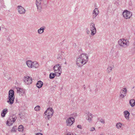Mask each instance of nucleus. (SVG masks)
Returning a JSON list of instances; mask_svg holds the SVG:
<instances>
[{
  "label": "nucleus",
  "mask_w": 135,
  "mask_h": 135,
  "mask_svg": "<svg viewBox=\"0 0 135 135\" xmlns=\"http://www.w3.org/2000/svg\"><path fill=\"white\" fill-rule=\"evenodd\" d=\"M24 127L22 125H21L19 126L18 130L19 131L22 132L23 131Z\"/></svg>",
  "instance_id": "27"
},
{
  "label": "nucleus",
  "mask_w": 135,
  "mask_h": 135,
  "mask_svg": "<svg viewBox=\"0 0 135 135\" xmlns=\"http://www.w3.org/2000/svg\"><path fill=\"white\" fill-rule=\"evenodd\" d=\"M119 45L124 48L127 47L129 45V42L127 39L122 38L119 39L118 41Z\"/></svg>",
  "instance_id": "2"
},
{
  "label": "nucleus",
  "mask_w": 135,
  "mask_h": 135,
  "mask_svg": "<svg viewBox=\"0 0 135 135\" xmlns=\"http://www.w3.org/2000/svg\"><path fill=\"white\" fill-rule=\"evenodd\" d=\"M127 93V90L125 88H123L120 90V92L119 98L120 99L124 98Z\"/></svg>",
  "instance_id": "6"
},
{
  "label": "nucleus",
  "mask_w": 135,
  "mask_h": 135,
  "mask_svg": "<svg viewBox=\"0 0 135 135\" xmlns=\"http://www.w3.org/2000/svg\"><path fill=\"white\" fill-rule=\"evenodd\" d=\"M75 122V119L73 117L68 118L66 120V122L67 126H71Z\"/></svg>",
  "instance_id": "10"
},
{
  "label": "nucleus",
  "mask_w": 135,
  "mask_h": 135,
  "mask_svg": "<svg viewBox=\"0 0 135 135\" xmlns=\"http://www.w3.org/2000/svg\"><path fill=\"white\" fill-rule=\"evenodd\" d=\"M130 105L133 107L135 105V100L134 99H131L129 101Z\"/></svg>",
  "instance_id": "24"
},
{
  "label": "nucleus",
  "mask_w": 135,
  "mask_h": 135,
  "mask_svg": "<svg viewBox=\"0 0 135 135\" xmlns=\"http://www.w3.org/2000/svg\"><path fill=\"white\" fill-rule=\"evenodd\" d=\"M45 29V26L41 27L38 30V32L39 34H41L43 33L44 30Z\"/></svg>",
  "instance_id": "20"
},
{
  "label": "nucleus",
  "mask_w": 135,
  "mask_h": 135,
  "mask_svg": "<svg viewBox=\"0 0 135 135\" xmlns=\"http://www.w3.org/2000/svg\"><path fill=\"white\" fill-rule=\"evenodd\" d=\"M90 32L88 28L86 29V33L87 34H89Z\"/></svg>",
  "instance_id": "34"
},
{
  "label": "nucleus",
  "mask_w": 135,
  "mask_h": 135,
  "mask_svg": "<svg viewBox=\"0 0 135 135\" xmlns=\"http://www.w3.org/2000/svg\"><path fill=\"white\" fill-rule=\"evenodd\" d=\"M56 75L57 76V75L56 74V73H50L49 75V78L51 79H52L54 78Z\"/></svg>",
  "instance_id": "25"
},
{
  "label": "nucleus",
  "mask_w": 135,
  "mask_h": 135,
  "mask_svg": "<svg viewBox=\"0 0 135 135\" xmlns=\"http://www.w3.org/2000/svg\"><path fill=\"white\" fill-rule=\"evenodd\" d=\"M17 9L18 13L20 14H24L25 12V10L21 6H18L17 7Z\"/></svg>",
  "instance_id": "14"
},
{
  "label": "nucleus",
  "mask_w": 135,
  "mask_h": 135,
  "mask_svg": "<svg viewBox=\"0 0 135 135\" xmlns=\"http://www.w3.org/2000/svg\"><path fill=\"white\" fill-rule=\"evenodd\" d=\"M17 129L15 127H13L11 130V132H16V130Z\"/></svg>",
  "instance_id": "30"
},
{
  "label": "nucleus",
  "mask_w": 135,
  "mask_h": 135,
  "mask_svg": "<svg viewBox=\"0 0 135 135\" xmlns=\"http://www.w3.org/2000/svg\"><path fill=\"white\" fill-rule=\"evenodd\" d=\"M84 89H85V87H84Z\"/></svg>",
  "instance_id": "40"
},
{
  "label": "nucleus",
  "mask_w": 135,
  "mask_h": 135,
  "mask_svg": "<svg viewBox=\"0 0 135 135\" xmlns=\"http://www.w3.org/2000/svg\"><path fill=\"white\" fill-rule=\"evenodd\" d=\"M40 107L39 105H37L35 108V110L36 111H39L40 110Z\"/></svg>",
  "instance_id": "29"
},
{
  "label": "nucleus",
  "mask_w": 135,
  "mask_h": 135,
  "mask_svg": "<svg viewBox=\"0 0 135 135\" xmlns=\"http://www.w3.org/2000/svg\"><path fill=\"white\" fill-rule=\"evenodd\" d=\"M32 61L28 60L26 62V64L29 68H32Z\"/></svg>",
  "instance_id": "21"
},
{
  "label": "nucleus",
  "mask_w": 135,
  "mask_h": 135,
  "mask_svg": "<svg viewBox=\"0 0 135 135\" xmlns=\"http://www.w3.org/2000/svg\"><path fill=\"white\" fill-rule=\"evenodd\" d=\"M32 65V68H37L39 66L38 63L36 61L33 62Z\"/></svg>",
  "instance_id": "23"
},
{
  "label": "nucleus",
  "mask_w": 135,
  "mask_h": 135,
  "mask_svg": "<svg viewBox=\"0 0 135 135\" xmlns=\"http://www.w3.org/2000/svg\"><path fill=\"white\" fill-rule=\"evenodd\" d=\"M100 135H104V133H101L100 134Z\"/></svg>",
  "instance_id": "37"
},
{
  "label": "nucleus",
  "mask_w": 135,
  "mask_h": 135,
  "mask_svg": "<svg viewBox=\"0 0 135 135\" xmlns=\"http://www.w3.org/2000/svg\"><path fill=\"white\" fill-rule=\"evenodd\" d=\"M100 121L102 123L104 124L105 123L104 120L103 119H101L100 120Z\"/></svg>",
  "instance_id": "32"
},
{
  "label": "nucleus",
  "mask_w": 135,
  "mask_h": 135,
  "mask_svg": "<svg viewBox=\"0 0 135 135\" xmlns=\"http://www.w3.org/2000/svg\"><path fill=\"white\" fill-rule=\"evenodd\" d=\"M10 94V95H11L15 96V93L14 91L13 90H10L8 92V94Z\"/></svg>",
  "instance_id": "28"
},
{
  "label": "nucleus",
  "mask_w": 135,
  "mask_h": 135,
  "mask_svg": "<svg viewBox=\"0 0 135 135\" xmlns=\"http://www.w3.org/2000/svg\"><path fill=\"white\" fill-rule=\"evenodd\" d=\"M1 27H0V31H1Z\"/></svg>",
  "instance_id": "39"
},
{
  "label": "nucleus",
  "mask_w": 135,
  "mask_h": 135,
  "mask_svg": "<svg viewBox=\"0 0 135 135\" xmlns=\"http://www.w3.org/2000/svg\"><path fill=\"white\" fill-rule=\"evenodd\" d=\"M23 79L25 83L27 84H31L32 82V78L28 76H25Z\"/></svg>",
  "instance_id": "11"
},
{
  "label": "nucleus",
  "mask_w": 135,
  "mask_h": 135,
  "mask_svg": "<svg viewBox=\"0 0 135 135\" xmlns=\"http://www.w3.org/2000/svg\"><path fill=\"white\" fill-rule=\"evenodd\" d=\"M8 109L6 108L4 109L1 113V115L3 117H5L6 114L8 112Z\"/></svg>",
  "instance_id": "18"
},
{
  "label": "nucleus",
  "mask_w": 135,
  "mask_h": 135,
  "mask_svg": "<svg viewBox=\"0 0 135 135\" xmlns=\"http://www.w3.org/2000/svg\"><path fill=\"white\" fill-rule=\"evenodd\" d=\"M123 115L125 118L127 120L129 118L130 113L127 110H125L123 112Z\"/></svg>",
  "instance_id": "15"
},
{
  "label": "nucleus",
  "mask_w": 135,
  "mask_h": 135,
  "mask_svg": "<svg viewBox=\"0 0 135 135\" xmlns=\"http://www.w3.org/2000/svg\"><path fill=\"white\" fill-rule=\"evenodd\" d=\"M36 135H43V134L41 133H37Z\"/></svg>",
  "instance_id": "36"
},
{
  "label": "nucleus",
  "mask_w": 135,
  "mask_h": 135,
  "mask_svg": "<svg viewBox=\"0 0 135 135\" xmlns=\"http://www.w3.org/2000/svg\"><path fill=\"white\" fill-rule=\"evenodd\" d=\"M89 56L86 53H83L78 56L76 61L77 65L81 66L86 64L88 61Z\"/></svg>",
  "instance_id": "1"
},
{
  "label": "nucleus",
  "mask_w": 135,
  "mask_h": 135,
  "mask_svg": "<svg viewBox=\"0 0 135 135\" xmlns=\"http://www.w3.org/2000/svg\"><path fill=\"white\" fill-rule=\"evenodd\" d=\"M90 30L91 31V35L92 36H94L96 33V30L94 23H91L90 24Z\"/></svg>",
  "instance_id": "9"
},
{
  "label": "nucleus",
  "mask_w": 135,
  "mask_h": 135,
  "mask_svg": "<svg viewBox=\"0 0 135 135\" xmlns=\"http://www.w3.org/2000/svg\"><path fill=\"white\" fill-rule=\"evenodd\" d=\"M55 73H56L57 76H59L62 72V69L60 65L59 64L55 65L53 67Z\"/></svg>",
  "instance_id": "5"
},
{
  "label": "nucleus",
  "mask_w": 135,
  "mask_h": 135,
  "mask_svg": "<svg viewBox=\"0 0 135 135\" xmlns=\"http://www.w3.org/2000/svg\"><path fill=\"white\" fill-rule=\"evenodd\" d=\"M65 64H67V62H66V61H65Z\"/></svg>",
  "instance_id": "38"
},
{
  "label": "nucleus",
  "mask_w": 135,
  "mask_h": 135,
  "mask_svg": "<svg viewBox=\"0 0 135 135\" xmlns=\"http://www.w3.org/2000/svg\"><path fill=\"white\" fill-rule=\"evenodd\" d=\"M99 14V11L98 8H95L93 11V18H94L97 16Z\"/></svg>",
  "instance_id": "16"
},
{
  "label": "nucleus",
  "mask_w": 135,
  "mask_h": 135,
  "mask_svg": "<svg viewBox=\"0 0 135 135\" xmlns=\"http://www.w3.org/2000/svg\"><path fill=\"white\" fill-rule=\"evenodd\" d=\"M77 127L81 129L82 128L81 126L80 125H78L77 126Z\"/></svg>",
  "instance_id": "35"
},
{
  "label": "nucleus",
  "mask_w": 135,
  "mask_h": 135,
  "mask_svg": "<svg viewBox=\"0 0 135 135\" xmlns=\"http://www.w3.org/2000/svg\"><path fill=\"white\" fill-rule=\"evenodd\" d=\"M17 93L19 94L20 96H24L25 95V89L18 87L16 88Z\"/></svg>",
  "instance_id": "12"
},
{
  "label": "nucleus",
  "mask_w": 135,
  "mask_h": 135,
  "mask_svg": "<svg viewBox=\"0 0 135 135\" xmlns=\"http://www.w3.org/2000/svg\"><path fill=\"white\" fill-rule=\"evenodd\" d=\"M54 110L52 108H49L45 112L44 114L46 115L45 118L46 120H49L53 115Z\"/></svg>",
  "instance_id": "3"
},
{
  "label": "nucleus",
  "mask_w": 135,
  "mask_h": 135,
  "mask_svg": "<svg viewBox=\"0 0 135 135\" xmlns=\"http://www.w3.org/2000/svg\"><path fill=\"white\" fill-rule=\"evenodd\" d=\"M57 59L59 60L62 59V57L61 55H59L57 57Z\"/></svg>",
  "instance_id": "31"
},
{
  "label": "nucleus",
  "mask_w": 135,
  "mask_h": 135,
  "mask_svg": "<svg viewBox=\"0 0 135 135\" xmlns=\"http://www.w3.org/2000/svg\"><path fill=\"white\" fill-rule=\"evenodd\" d=\"M92 118V114L90 113H88L86 118V120L89 122H90L91 121Z\"/></svg>",
  "instance_id": "17"
},
{
  "label": "nucleus",
  "mask_w": 135,
  "mask_h": 135,
  "mask_svg": "<svg viewBox=\"0 0 135 135\" xmlns=\"http://www.w3.org/2000/svg\"><path fill=\"white\" fill-rule=\"evenodd\" d=\"M124 124L120 122H118L116 123V127L118 129H120L122 128V126Z\"/></svg>",
  "instance_id": "19"
},
{
  "label": "nucleus",
  "mask_w": 135,
  "mask_h": 135,
  "mask_svg": "<svg viewBox=\"0 0 135 135\" xmlns=\"http://www.w3.org/2000/svg\"><path fill=\"white\" fill-rule=\"evenodd\" d=\"M134 88V87H133V88Z\"/></svg>",
  "instance_id": "42"
},
{
  "label": "nucleus",
  "mask_w": 135,
  "mask_h": 135,
  "mask_svg": "<svg viewBox=\"0 0 135 135\" xmlns=\"http://www.w3.org/2000/svg\"><path fill=\"white\" fill-rule=\"evenodd\" d=\"M41 0H36V4L37 7V10L39 12H41L42 8V5L41 4Z\"/></svg>",
  "instance_id": "8"
},
{
  "label": "nucleus",
  "mask_w": 135,
  "mask_h": 135,
  "mask_svg": "<svg viewBox=\"0 0 135 135\" xmlns=\"http://www.w3.org/2000/svg\"><path fill=\"white\" fill-rule=\"evenodd\" d=\"M47 125L48 126L49 125V124H47Z\"/></svg>",
  "instance_id": "41"
},
{
  "label": "nucleus",
  "mask_w": 135,
  "mask_h": 135,
  "mask_svg": "<svg viewBox=\"0 0 135 135\" xmlns=\"http://www.w3.org/2000/svg\"><path fill=\"white\" fill-rule=\"evenodd\" d=\"M43 85V83L41 81H38L36 84V86L38 88H41Z\"/></svg>",
  "instance_id": "22"
},
{
  "label": "nucleus",
  "mask_w": 135,
  "mask_h": 135,
  "mask_svg": "<svg viewBox=\"0 0 135 135\" xmlns=\"http://www.w3.org/2000/svg\"><path fill=\"white\" fill-rule=\"evenodd\" d=\"M17 119V117L15 114L10 116L6 122V124L9 126L12 125Z\"/></svg>",
  "instance_id": "4"
},
{
  "label": "nucleus",
  "mask_w": 135,
  "mask_h": 135,
  "mask_svg": "<svg viewBox=\"0 0 135 135\" xmlns=\"http://www.w3.org/2000/svg\"><path fill=\"white\" fill-rule=\"evenodd\" d=\"M113 66H108L107 69V72L108 73H109L110 72H111L113 69Z\"/></svg>",
  "instance_id": "26"
},
{
  "label": "nucleus",
  "mask_w": 135,
  "mask_h": 135,
  "mask_svg": "<svg viewBox=\"0 0 135 135\" xmlns=\"http://www.w3.org/2000/svg\"><path fill=\"white\" fill-rule=\"evenodd\" d=\"M95 130V128L94 127H92L90 128V131H94Z\"/></svg>",
  "instance_id": "33"
},
{
  "label": "nucleus",
  "mask_w": 135,
  "mask_h": 135,
  "mask_svg": "<svg viewBox=\"0 0 135 135\" xmlns=\"http://www.w3.org/2000/svg\"><path fill=\"white\" fill-rule=\"evenodd\" d=\"M8 98V100L7 101V102L11 105L13 104L15 99V96L11 95L9 94Z\"/></svg>",
  "instance_id": "13"
},
{
  "label": "nucleus",
  "mask_w": 135,
  "mask_h": 135,
  "mask_svg": "<svg viewBox=\"0 0 135 135\" xmlns=\"http://www.w3.org/2000/svg\"><path fill=\"white\" fill-rule=\"evenodd\" d=\"M124 17L126 19L130 18L132 16V13L131 12L127 10H125L123 13Z\"/></svg>",
  "instance_id": "7"
}]
</instances>
